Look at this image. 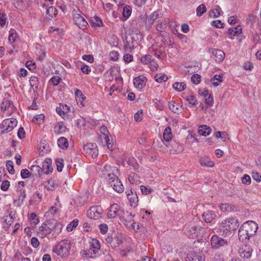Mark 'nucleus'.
I'll return each instance as SVG.
<instances>
[{"instance_id":"1","label":"nucleus","mask_w":261,"mask_h":261,"mask_svg":"<svg viewBox=\"0 0 261 261\" xmlns=\"http://www.w3.org/2000/svg\"><path fill=\"white\" fill-rule=\"evenodd\" d=\"M258 229L257 224L253 221H248L244 223L238 231L239 240L244 242L255 236Z\"/></svg>"},{"instance_id":"2","label":"nucleus","mask_w":261,"mask_h":261,"mask_svg":"<svg viewBox=\"0 0 261 261\" xmlns=\"http://www.w3.org/2000/svg\"><path fill=\"white\" fill-rule=\"evenodd\" d=\"M239 226L238 221L233 218H229L223 221L219 225L218 232L222 236H229L232 231L237 229Z\"/></svg>"},{"instance_id":"3","label":"nucleus","mask_w":261,"mask_h":261,"mask_svg":"<svg viewBox=\"0 0 261 261\" xmlns=\"http://www.w3.org/2000/svg\"><path fill=\"white\" fill-rule=\"evenodd\" d=\"M89 248L82 250L80 254L83 257L96 258L101 254L99 242L96 239H92L89 242Z\"/></svg>"},{"instance_id":"4","label":"nucleus","mask_w":261,"mask_h":261,"mask_svg":"<svg viewBox=\"0 0 261 261\" xmlns=\"http://www.w3.org/2000/svg\"><path fill=\"white\" fill-rule=\"evenodd\" d=\"M125 215H130V213L125 212L117 203H113L111 205L107 213L108 218L113 219L118 217L121 220H124Z\"/></svg>"},{"instance_id":"5","label":"nucleus","mask_w":261,"mask_h":261,"mask_svg":"<svg viewBox=\"0 0 261 261\" xmlns=\"http://www.w3.org/2000/svg\"><path fill=\"white\" fill-rule=\"evenodd\" d=\"M70 249V242L68 240H64L59 243L53 249V252L62 257L67 255Z\"/></svg>"},{"instance_id":"6","label":"nucleus","mask_w":261,"mask_h":261,"mask_svg":"<svg viewBox=\"0 0 261 261\" xmlns=\"http://www.w3.org/2000/svg\"><path fill=\"white\" fill-rule=\"evenodd\" d=\"M205 232V228L201 227L200 223L196 225H192L188 227L186 232L187 236L190 238H195L202 236Z\"/></svg>"},{"instance_id":"7","label":"nucleus","mask_w":261,"mask_h":261,"mask_svg":"<svg viewBox=\"0 0 261 261\" xmlns=\"http://www.w3.org/2000/svg\"><path fill=\"white\" fill-rule=\"evenodd\" d=\"M17 124V120L13 118L6 119L0 124V134H4L11 132Z\"/></svg>"},{"instance_id":"8","label":"nucleus","mask_w":261,"mask_h":261,"mask_svg":"<svg viewBox=\"0 0 261 261\" xmlns=\"http://www.w3.org/2000/svg\"><path fill=\"white\" fill-rule=\"evenodd\" d=\"M1 113L3 117L10 116L15 111V107L10 100L4 98L1 105Z\"/></svg>"},{"instance_id":"9","label":"nucleus","mask_w":261,"mask_h":261,"mask_svg":"<svg viewBox=\"0 0 261 261\" xmlns=\"http://www.w3.org/2000/svg\"><path fill=\"white\" fill-rule=\"evenodd\" d=\"M109 181L112 188L118 193H122L124 191V187L117 176L115 174H109Z\"/></svg>"},{"instance_id":"10","label":"nucleus","mask_w":261,"mask_h":261,"mask_svg":"<svg viewBox=\"0 0 261 261\" xmlns=\"http://www.w3.org/2000/svg\"><path fill=\"white\" fill-rule=\"evenodd\" d=\"M103 211L100 205L91 207L87 212V216L90 219L97 220L102 217Z\"/></svg>"},{"instance_id":"11","label":"nucleus","mask_w":261,"mask_h":261,"mask_svg":"<svg viewBox=\"0 0 261 261\" xmlns=\"http://www.w3.org/2000/svg\"><path fill=\"white\" fill-rule=\"evenodd\" d=\"M53 229V225H52L51 220H48L44 223L43 225L39 228L38 231V235L41 238H43L50 233Z\"/></svg>"},{"instance_id":"12","label":"nucleus","mask_w":261,"mask_h":261,"mask_svg":"<svg viewBox=\"0 0 261 261\" xmlns=\"http://www.w3.org/2000/svg\"><path fill=\"white\" fill-rule=\"evenodd\" d=\"M211 242L213 248H219L220 247L227 245V243L226 240H224L217 235H214L212 236Z\"/></svg>"},{"instance_id":"13","label":"nucleus","mask_w":261,"mask_h":261,"mask_svg":"<svg viewBox=\"0 0 261 261\" xmlns=\"http://www.w3.org/2000/svg\"><path fill=\"white\" fill-rule=\"evenodd\" d=\"M84 150L93 158H95L98 155V149L95 143H90L85 145L84 147Z\"/></svg>"},{"instance_id":"14","label":"nucleus","mask_w":261,"mask_h":261,"mask_svg":"<svg viewBox=\"0 0 261 261\" xmlns=\"http://www.w3.org/2000/svg\"><path fill=\"white\" fill-rule=\"evenodd\" d=\"M73 19L76 24L81 29L84 30L87 28L88 23L84 17L81 14H76L73 17Z\"/></svg>"},{"instance_id":"15","label":"nucleus","mask_w":261,"mask_h":261,"mask_svg":"<svg viewBox=\"0 0 261 261\" xmlns=\"http://www.w3.org/2000/svg\"><path fill=\"white\" fill-rule=\"evenodd\" d=\"M147 79L143 75L138 76L133 80V83L135 88L139 90L142 89L146 85Z\"/></svg>"},{"instance_id":"16","label":"nucleus","mask_w":261,"mask_h":261,"mask_svg":"<svg viewBox=\"0 0 261 261\" xmlns=\"http://www.w3.org/2000/svg\"><path fill=\"white\" fill-rule=\"evenodd\" d=\"M210 52L213 55V59L217 62H221L223 61L225 57V53L220 49L212 48Z\"/></svg>"},{"instance_id":"17","label":"nucleus","mask_w":261,"mask_h":261,"mask_svg":"<svg viewBox=\"0 0 261 261\" xmlns=\"http://www.w3.org/2000/svg\"><path fill=\"white\" fill-rule=\"evenodd\" d=\"M252 249L249 246L245 245L239 249V253L241 257L248 259L251 256Z\"/></svg>"},{"instance_id":"18","label":"nucleus","mask_w":261,"mask_h":261,"mask_svg":"<svg viewBox=\"0 0 261 261\" xmlns=\"http://www.w3.org/2000/svg\"><path fill=\"white\" fill-rule=\"evenodd\" d=\"M217 217L216 212L212 211H208L204 212L202 214V217L206 223H211Z\"/></svg>"},{"instance_id":"19","label":"nucleus","mask_w":261,"mask_h":261,"mask_svg":"<svg viewBox=\"0 0 261 261\" xmlns=\"http://www.w3.org/2000/svg\"><path fill=\"white\" fill-rule=\"evenodd\" d=\"M42 172L48 174L53 171V168L51 166V161L50 159H47L42 162Z\"/></svg>"},{"instance_id":"20","label":"nucleus","mask_w":261,"mask_h":261,"mask_svg":"<svg viewBox=\"0 0 261 261\" xmlns=\"http://www.w3.org/2000/svg\"><path fill=\"white\" fill-rule=\"evenodd\" d=\"M118 169L116 167H112L109 165H106L105 166L104 174L107 176V178L109 180V174H113L117 176L118 174Z\"/></svg>"},{"instance_id":"21","label":"nucleus","mask_w":261,"mask_h":261,"mask_svg":"<svg viewBox=\"0 0 261 261\" xmlns=\"http://www.w3.org/2000/svg\"><path fill=\"white\" fill-rule=\"evenodd\" d=\"M170 22L169 18H166L163 21L159 22L156 26V30L160 32H164L167 28L168 24Z\"/></svg>"},{"instance_id":"22","label":"nucleus","mask_w":261,"mask_h":261,"mask_svg":"<svg viewBox=\"0 0 261 261\" xmlns=\"http://www.w3.org/2000/svg\"><path fill=\"white\" fill-rule=\"evenodd\" d=\"M199 163L202 166L213 167L214 166V162L206 156H201L199 159Z\"/></svg>"},{"instance_id":"23","label":"nucleus","mask_w":261,"mask_h":261,"mask_svg":"<svg viewBox=\"0 0 261 261\" xmlns=\"http://www.w3.org/2000/svg\"><path fill=\"white\" fill-rule=\"evenodd\" d=\"M242 33V28L238 25L237 27H232L228 30V33L230 35L229 38L232 39L233 37L238 36Z\"/></svg>"},{"instance_id":"24","label":"nucleus","mask_w":261,"mask_h":261,"mask_svg":"<svg viewBox=\"0 0 261 261\" xmlns=\"http://www.w3.org/2000/svg\"><path fill=\"white\" fill-rule=\"evenodd\" d=\"M189 261H205V257L201 252H193L190 255Z\"/></svg>"},{"instance_id":"25","label":"nucleus","mask_w":261,"mask_h":261,"mask_svg":"<svg viewBox=\"0 0 261 261\" xmlns=\"http://www.w3.org/2000/svg\"><path fill=\"white\" fill-rule=\"evenodd\" d=\"M211 129L210 127L207 125H203L199 126L198 132L200 136L206 137L210 135Z\"/></svg>"},{"instance_id":"26","label":"nucleus","mask_w":261,"mask_h":261,"mask_svg":"<svg viewBox=\"0 0 261 261\" xmlns=\"http://www.w3.org/2000/svg\"><path fill=\"white\" fill-rule=\"evenodd\" d=\"M128 179L133 185H136L140 183V177L135 173H130L128 176Z\"/></svg>"},{"instance_id":"27","label":"nucleus","mask_w":261,"mask_h":261,"mask_svg":"<svg viewBox=\"0 0 261 261\" xmlns=\"http://www.w3.org/2000/svg\"><path fill=\"white\" fill-rule=\"evenodd\" d=\"M172 138V134L171 129L169 127H167L163 133V139L165 141L168 142L171 140Z\"/></svg>"},{"instance_id":"28","label":"nucleus","mask_w":261,"mask_h":261,"mask_svg":"<svg viewBox=\"0 0 261 261\" xmlns=\"http://www.w3.org/2000/svg\"><path fill=\"white\" fill-rule=\"evenodd\" d=\"M58 145L60 148L65 149L68 147L69 144L67 139L62 137L58 139Z\"/></svg>"},{"instance_id":"29","label":"nucleus","mask_w":261,"mask_h":261,"mask_svg":"<svg viewBox=\"0 0 261 261\" xmlns=\"http://www.w3.org/2000/svg\"><path fill=\"white\" fill-rule=\"evenodd\" d=\"M51 223L52 225H53V230L54 231V232L57 234L60 233L63 227L62 224L55 220H51Z\"/></svg>"},{"instance_id":"30","label":"nucleus","mask_w":261,"mask_h":261,"mask_svg":"<svg viewBox=\"0 0 261 261\" xmlns=\"http://www.w3.org/2000/svg\"><path fill=\"white\" fill-rule=\"evenodd\" d=\"M18 35L15 29H11L9 31V36L8 37L9 41L11 43H14L17 41Z\"/></svg>"},{"instance_id":"31","label":"nucleus","mask_w":261,"mask_h":261,"mask_svg":"<svg viewBox=\"0 0 261 261\" xmlns=\"http://www.w3.org/2000/svg\"><path fill=\"white\" fill-rule=\"evenodd\" d=\"M170 145L172 148V149L170 150V152L174 153H178L180 152L181 147L178 144V143L176 142H172Z\"/></svg>"},{"instance_id":"32","label":"nucleus","mask_w":261,"mask_h":261,"mask_svg":"<svg viewBox=\"0 0 261 261\" xmlns=\"http://www.w3.org/2000/svg\"><path fill=\"white\" fill-rule=\"evenodd\" d=\"M168 107L170 110L174 113L179 114L181 112V109L178 107L177 105H175V102L173 101H170L168 103Z\"/></svg>"},{"instance_id":"33","label":"nucleus","mask_w":261,"mask_h":261,"mask_svg":"<svg viewBox=\"0 0 261 261\" xmlns=\"http://www.w3.org/2000/svg\"><path fill=\"white\" fill-rule=\"evenodd\" d=\"M127 199L129 200L131 206L135 207L137 205V202H138V198L136 192L134 193V194H132L128 196Z\"/></svg>"},{"instance_id":"34","label":"nucleus","mask_w":261,"mask_h":261,"mask_svg":"<svg viewBox=\"0 0 261 261\" xmlns=\"http://www.w3.org/2000/svg\"><path fill=\"white\" fill-rule=\"evenodd\" d=\"M207 9L204 4L200 5L196 8V15L198 17L201 16L204 13L206 12Z\"/></svg>"},{"instance_id":"35","label":"nucleus","mask_w":261,"mask_h":261,"mask_svg":"<svg viewBox=\"0 0 261 261\" xmlns=\"http://www.w3.org/2000/svg\"><path fill=\"white\" fill-rule=\"evenodd\" d=\"M55 132L58 134L65 132V126L62 122H59L54 127Z\"/></svg>"},{"instance_id":"36","label":"nucleus","mask_w":261,"mask_h":261,"mask_svg":"<svg viewBox=\"0 0 261 261\" xmlns=\"http://www.w3.org/2000/svg\"><path fill=\"white\" fill-rule=\"evenodd\" d=\"M211 82L214 87H217L222 82V77L221 75L216 74L212 78Z\"/></svg>"},{"instance_id":"37","label":"nucleus","mask_w":261,"mask_h":261,"mask_svg":"<svg viewBox=\"0 0 261 261\" xmlns=\"http://www.w3.org/2000/svg\"><path fill=\"white\" fill-rule=\"evenodd\" d=\"M30 84L33 89H37L39 85V81L36 76H33L30 77Z\"/></svg>"},{"instance_id":"38","label":"nucleus","mask_w":261,"mask_h":261,"mask_svg":"<svg viewBox=\"0 0 261 261\" xmlns=\"http://www.w3.org/2000/svg\"><path fill=\"white\" fill-rule=\"evenodd\" d=\"M186 87V85L185 83H178L175 82L173 85V88L176 91L178 92L182 91L185 90Z\"/></svg>"},{"instance_id":"39","label":"nucleus","mask_w":261,"mask_h":261,"mask_svg":"<svg viewBox=\"0 0 261 261\" xmlns=\"http://www.w3.org/2000/svg\"><path fill=\"white\" fill-rule=\"evenodd\" d=\"M30 170L31 172H33V173L35 175H40L42 173L41 167L37 165L32 166L30 168Z\"/></svg>"},{"instance_id":"40","label":"nucleus","mask_w":261,"mask_h":261,"mask_svg":"<svg viewBox=\"0 0 261 261\" xmlns=\"http://www.w3.org/2000/svg\"><path fill=\"white\" fill-rule=\"evenodd\" d=\"M155 80L158 83L165 82L168 80L166 75L162 73H158L154 76Z\"/></svg>"},{"instance_id":"41","label":"nucleus","mask_w":261,"mask_h":261,"mask_svg":"<svg viewBox=\"0 0 261 261\" xmlns=\"http://www.w3.org/2000/svg\"><path fill=\"white\" fill-rule=\"evenodd\" d=\"M132 8L129 6H125L123 9V16L125 18L127 19L131 15Z\"/></svg>"},{"instance_id":"42","label":"nucleus","mask_w":261,"mask_h":261,"mask_svg":"<svg viewBox=\"0 0 261 261\" xmlns=\"http://www.w3.org/2000/svg\"><path fill=\"white\" fill-rule=\"evenodd\" d=\"M154 20L150 16H147L145 20V25L147 29H150L154 22Z\"/></svg>"},{"instance_id":"43","label":"nucleus","mask_w":261,"mask_h":261,"mask_svg":"<svg viewBox=\"0 0 261 261\" xmlns=\"http://www.w3.org/2000/svg\"><path fill=\"white\" fill-rule=\"evenodd\" d=\"M79 224V220L76 219H74L67 226L66 229L68 231H71L74 228H75Z\"/></svg>"},{"instance_id":"44","label":"nucleus","mask_w":261,"mask_h":261,"mask_svg":"<svg viewBox=\"0 0 261 261\" xmlns=\"http://www.w3.org/2000/svg\"><path fill=\"white\" fill-rule=\"evenodd\" d=\"M128 164L132 166L135 171L138 172L140 171L139 169L140 167L139 165L136 162L134 159H129Z\"/></svg>"},{"instance_id":"45","label":"nucleus","mask_w":261,"mask_h":261,"mask_svg":"<svg viewBox=\"0 0 261 261\" xmlns=\"http://www.w3.org/2000/svg\"><path fill=\"white\" fill-rule=\"evenodd\" d=\"M46 13L53 18L57 15V11L55 7L51 6L47 9Z\"/></svg>"},{"instance_id":"46","label":"nucleus","mask_w":261,"mask_h":261,"mask_svg":"<svg viewBox=\"0 0 261 261\" xmlns=\"http://www.w3.org/2000/svg\"><path fill=\"white\" fill-rule=\"evenodd\" d=\"M55 181L50 179L47 180V184L45 185V187L47 190H53L55 187Z\"/></svg>"},{"instance_id":"47","label":"nucleus","mask_w":261,"mask_h":261,"mask_svg":"<svg viewBox=\"0 0 261 261\" xmlns=\"http://www.w3.org/2000/svg\"><path fill=\"white\" fill-rule=\"evenodd\" d=\"M63 162V160L61 159H58L56 161L57 170L59 172L62 171L63 168L64 167Z\"/></svg>"},{"instance_id":"48","label":"nucleus","mask_w":261,"mask_h":261,"mask_svg":"<svg viewBox=\"0 0 261 261\" xmlns=\"http://www.w3.org/2000/svg\"><path fill=\"white\" fill-rule=\"evenodd\" d=\"M215 137L217 138H221L224 141H226V139L227 137V134L225 132H217L215 134Z\"/></svg>"},{"instance_id":"49","label":"nucleus","mask_w":261,"mask_h":261,"mask_svg":"<svg viewBox=\"0 0 261 261\" xmlns=\"http://www.w3.org/2000/svg\"><path fill=\"white\" fill-rule=\"evenodd\" d=\"M160 36L162 37V41L164 43V44H167L168 45H170L172 44V40L168 36L166 38V36L161 34Z\"/></svg>"},{"instance_id":"50","label":"nucleus","mask_w":261,"mask_h":261,"mask_svg":"<svg viewBox=\"0 0 261 261\" xmlns=\"http://www.w3.org/2000/svg\"><path fill=\"white\" fill-rule=\"evenodd\" d=\"M61 80L62 79L60 76L56 75L52 77L50 79L49 82H51L54 86H57L61 82Z\"/></svg>"},{"instance_id":"51","label":"nucleus","mask_w":261,"mask_h":261,"mask_svg":"<svg viewBox=\"0 0 261 261\" xmlns=\"http://www.w3.org/2000/svg\"><path fill=\"white\" fill-rule=\"evenodd\" d=\"M151 60V56L150 55H144L141 58V62L144 64H148Z\"/></svg>"},{"instance_id":"52","label":"nucleus","mask_w":261,"mask_h":261,"mask_svg":"<svg viewBox=\"0 0 261 261\" xmlns=\"http://www.w3.org/2000/svg\"><path fill=\"white\" fill-rule=\"evenodd\" d=\"M241 181L243 184L249 185L251 184V178L247 174H244L241 178Z\"/></svg>"},{"instance_id":"53","label":"nucleus","mask_w":261,"mask_h":261,"mask_svg":"<svg viewBox=\"0 0 261 261\" xmlns=\"http://www.w3.org/2000/svg\"><path fill=\"white\" fill-rule=\"evenodd\" d=\"M191 81L194 84H198L201 81V76L198 74H194L191 77Z\"/></svg>"},{"instance_id":"54","label":"nucleus","mask_w":261,"mask_h":261,"mask_svg":"<svg viewBox=\"0 0 261 261\" xmlns=\"http://www.w3.org/2000/svg\"><path fill=\"white\" fill-rule=\"evenodd\" d=\"M13 219L11 214L5 217V222L7 224L8 227H10L13 223Z\"/></svg>"},{"instance_id":"55","label":"nucleus","mask_w":261,"mask_h":261,"mask_svg":"<svg viewBox=\"0 0 261 261\" xmlns=\"http://www.w3.org/2000/svg\"><path fill=\"white\" fill-rule=\"evenodd\" d=\"M12 164L13 163L10 161H8L6 163L7 170L11 174H13L15 172Z\"/></svg>"},{"instance_id":"56","label":"nucleus","mask_w":261,"mask_h":261,"mask_svg":"<svg viewBox=\"0 0 261 261\" xmlns=\"http://www.w3.org/2000/svg\"><path fill=\"white\" fill-rule=\"evenodd\" d=\"M19 192V196H18V203L20 204H21L24 200V199L26 196V194H25V191H23L22 192Z\"/></svg>"},{"instance_id":"57","label":"nucleus","mask_w":261,"mask_h":261,"mask_svg":"<svg viewBox=\"0 0 261 261\" xmlns=\"http://www.w3.org/2000/svg\"><path fill=\"white\" fill-rule=\"evenodd\" d=\"M30 219L31 221L35 225L38 224L39 222V220L37 217V215L34 213L31 214Z\"/></svg>"},{"instance_id":"58","label":"nucleus","mask_w":261,"mask_h":261,"mask_svg":"<svg viewBox=\"0 0 261 261\" xmlns=\"http://www.w3.org/2000/svg\"><path fill=\"white\" fill-rule=\"evenodd\" d=\"M142 110L138 111L134 115V119L137 122H140L142 119Z\"/></svg>"},{"instance_id":"59","label":"nucleus","mask_w":261,"mask_h":261,"mask_svg":"<svg viewBox=\"0 0 261 261\" xmlns=\"http://www.w3.org/2000/svg\"><path fill=\"white\" fill-rule=\"evenodd\" d=\"M205 102L209 107H212L213 105V98L211 94H209L205 97Z\"/></svg>"},{"instance_id":"60","label":"nucleus","mask_w":261,"mask_h":261,"mask_svg":"<svg viewBox=\"0 0 261 261\" xmlns=\"http://www.w3.org/2000/svg\"><path fill=\"white\" fill-rule=\"evenodd\" d=\"M100 231L102 234H105L108 230V226L106 224H100L98 226Z\"/></svg>"},{"instance_id":"61","label":"nucleus","mask_w":261,"mask_h":261,"mask_svg":"<svg viewBox=\"0 0 261 261\" xmlns=\"http://www.w3.org/2000/svg\"><path fill=\"white\" fill-rule=\"evenodd\" d=\"M212 25L216 27L217 28H222L224 27V23H223L219 20H214L212 22Z\"/></svg>"},{"instance_id":"62","label":"nucleus","mask_w":261,"mask_h":261,"mask_svg":"<svg viewBox=\"0 0 261 261\" xmlns=\"http://www.w3.org/2000/svg\"><path fill=\"white\" fill-rule=\"evenodd\" d=\"M140 189L142 194L144 195L149 194L152 192V190L151 188H147L144 186H141L140 187Z\"/></svg>"},{"instance_id":"63","label":"nucleus","mask_w":261,"mask_h":261,"mask_svg":"<svg viewBox=\"0 0 261 261\" xmlns=\"http://www.w3.org/2000/svg\"><path fill=\"white\" fill-rule=\"evenodd\" d=\"M10 186V182L8 180H4L3 181L1 186V189L4 191H7Z\"/></svg>"},{"instance_id":"64","label":"nucleus","mask_w":261,"mask_h":261,"mask_svg":"<svg viewBox=\"0 0 261 261\" xmlns=\"http://www.w3.org/2000/svg\"><path fill=\"white\" fill-rule=\"evenodd\" d=\"M225 258L223 254L217 253L215 255L213 261H224Z\"/></svg>"}]
</instances>
